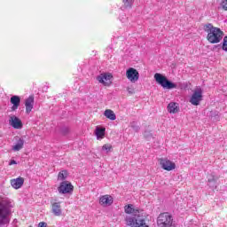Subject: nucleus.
I'll return each instance as SVG.
<instances>
[{
  "mask_svg": "<svg viewBox=\"0 0 227 227\" xmlns=\"http://www.w3.org/2000/svg\"><path fill=\"white\" fill-rule=\"evenodd\" d=\"M38 227H47V223L40 222L39 224H38Z\"/></svg>",
  "mask_w": 227,
  "mask_h": 227,
  "instance_id": "26",
  "label": "nucleus"
},
{
  "mask_svg": "<svg viewBox=\"0 0 227 227\" xmlns=\"http://www.w3.org/2000/svg\"><path fill=\"white\" fill-rule=\"evenodd\" d=\"M113 149V145L111 144H106L102 146V150H106L107 152H111Z\"/></svg>",
  "mask_w": 227,
  "mask_h": 227,
  "instance_id": "23",
  "label": "nucleus"
},
{
  "mask_svg": "<svg viewBox=\"0 0 227 227\" xmlns=\"http://www.w3.org/2000/svg\"><path fill=\"white\" fill-rule=\"evenodd\" d=\"M22 148H24V139L19 138L17 140L16 144H14L12 145V151L13 152H20V150H22Z\"/></svg>",
  "mask_w": 227,
  "mask_h": 227,
  "instance_id": "18",
  "label": "nucleus"
},
{
  "mask_svg": "<svg viewBox=\"0 0 227 227\" xmlns=\"http://www.w3.org/2000/svg\"><path fill=\"white\" fill-rule=\"evenodd\" d=\"M127 226L130 227H149L146 213L139 208H134V205L128 204L124 207Z\"/></svg>",
  "mask_w": 227,
  "mask_h": 227,
  "instance_id": "1",
  "label": "nucleus"
},
{
  "mask_svg": "<svg viewBox=\"0 0 227 227\" xmlns=\"http://www.w3.org/2000/svg\"><path fill=\"white\" fill-rule=\"evenodd\" d=\"M67 176H68V171L62 170L58 175V180H67Z\"/></svg>",
  "mask_w": 227,
  "mask_h": 227,
  "instance_id": "22",
  "label": "nucleus"
},
{
  "mask_svg": "<svg viewBox=\"0 0 227 227\" xmlns=\"http://www.w3.org/2000/svg\"><path fill=\"white\" fill-rule=\"evenodd\" d=\"M51 211L54 215L59 217L61 215V202H51Z\"/></svg>",
  "mask_w": 227,
  "mask_h": 227,
  "instance_id": "14",
  "label": "nucleus"
},
{
  "mask_svg": "<svg viewBox=\"0 0 227 227\" xmlns=\"http://www.w3.org/2000/svg\"><path fill=\"white\" fill-rule=\"evenodd\" d=\"M122 8H132L133 4H134V0H122Z\"/></svg>",
  "mask_w": 227,
  "mask_h": 227,
  "instance_id": "21",
  "label": "nucleus"
},
{
  "mask_svg": "<svg viewBox=\"0 0 227 227\" xmlns=\"http://www.w3.org/2000/svg\"><path fill=\"white\" fill-rule=\"evenodd\" d=\"M11 185L13 189H20L24 185V177H18L11 180Z\"/></svg>",
  "mask_w": 227,
  "mask_h": 227,
  "instance_id": "16",
  "label": "nucleus"
},
{
  "mask_svg": "<svg viewBox=\"0 0 227 227\" xmlns=\"http://www.w3.org/2000/svg\"><path fill=\"white\" fill-rule=\"evenodd\" d=\"M222 8L223 10H224L225 12H227V0H223L222 2Z\"/></svg>",
  "mask_w": 227,
  "mask_h": 227,
  "instance_id": "25",
  "label": "nucleus"
},
{
  "mask_svg": "<svg viewBox=\"0 0 227 227\" xmlns=\"http://www.w3.org/2000/svg\"><path fill=\"white\" fill-rule=\"evenodd\" d=\"M157 224L159 227H171L173 226V216L169 213H161L157 218Z\"/></svg>",
  "mask_w": 227,
  "mask_h": 227,
  "instance_id": "5",
  "label": "nucleus"
},
{
  "mask_svg": "<svg viewBox=\"0 0 227 227\" xmlns=\"http://www.w3.org/2000/svg\"><path fill=\"white\" fill-rule=\"evenodd\" d=\"M203 100V90L201 89H199L193 92L190 98V103L192 106H200V102Z\"/></svg>",
  "mask_w": 227,
  "mask_h": 227,
  "instance_id": "8",
  "label": "nucleus"
},
{
  "mask_svg": "<svg viewBox=\"0 0 227 227\" xmlns=\"http://www.w3.org/2000/svg\"><path fill=\"white\" fill-rule=\"evenodd\" d=\"M204 31L207 34V40L209 43H219L224 36V32L217 27H214L211 23L206 24L204 26Z\"/></svg>",
  "mask_w": 227,
  "mask_h": 227,
  "instance_id": "2",
  "label": "nucleus"
},
{
  "mask_svg": "<svg viewBox=\"0 0 227 227\" xmlns=\"http://www.w3.org/2000/svg\"><path fill=\"white\" fill-rule=\"evenodd\" d=\"M95 134L98 139H104V137L106 136V128H97Z\"/></svg>",
  "mask_w": 227,
  "mask_h": 227,
  "instance_id": "20",
  "label": "nucleus"
},
{
  "mask_svg": "<svg viewBox=\"0 0 227 227\" xmlns=\"http://www.w3.org/2000/svg\"><path fill=\"white\" fill-rule=\"evenodd\" d=\"M9 125L12 127V129H16L17 130H20L22 127H24V124L22 123V121L20 118L15 116V115H11L9 118Z\"/></svg>",
  "mask_w": 227,
  "mask_h": 227,
  "instance_id": "10",
  "label": "nucleus"
},
{
  "mask_svg": "<svg viewBox=\"0 0 227 227\" xmlns=\"http://www.w3.org/2000/svg\"><path fill=\"white\" fill-rule=\"evenodd\" d=\"M13 164H17V161L15 160H12L9 163L10 166H13Z\"/></svg>",
  "mask_w": 227,
  "mask_h": 227,
  "instance_id": "27",
  "label": "nucleus"
},
{
  "mask_svg": "<svg viewBox=\"0 0 227 227\" xmlns=\"http://www.w3.org/2000/svg\"><path fill=\"white\" fill-rule=\"evenodd\" d=\"M97 81L103 86L109 87L113 84V74L103 73L97 76Z\"/></svg>",
  "mask_w": 227,
  "mask_h": 227,
  "instance_id": "6",
  "label": "nucleus"
},
{
  "mask_svg": "<svg viewBox=\"0 0 227 227\" xmlns=\"http://www.w3.org/2000/svg\"><path fill=\"white\" fill-rule=\"evenodd\" d=\"M154 79H155L156 82L158 84H160V86H161V88H163V90H173V89L176 88V83L168 80V77L162 75L160 73H156L154 74Z\"/></svg>",
  "mask_w": 227,
  "mask_h": 227,
  "instance_id": "4",
  "label": "nucleus"
},
{
  "mask_svg": "<svg viewBox=\"0 0 227 227\" xmlns=\"http://www.w3.org/2000/svg\"><path fill=\"white\" fill-rule=\"evenodd\" d=\"M160 164L165 171H173L176 168V164L168 159H160Z\"/></svg>",
  "mask_w": 227,
  "mask_h": 227,
  "instance_id": "11",
  "label": "nucleus"
},
{
  "mask_svg": "<svg viewBox=\"0 0 227 227\" xmlns=\"http://www.w3.org/2000/svg\"><path fill=\"white\" fill-rule=\"evenodd\" d=\"M223 50L227 51V35L223 38Z\"/></svg>",
  "mask_w": 227,
  "mask_h": 227,
  "instance_id": "24",
  "label": "nucleus"
},
{
  "mask_svg": "<svg viewBox=\"0 0 227 227\" xmlns=\"http://www.w3.org/2000/svg\"><path fill=\"white\" fill-rule=\"evenodd\" d=\"M114 199L111 195H103L99 198V205L102 207H111V204L114 203Z\"/></svg>",
  "mask_w": 227,
  "mask_h": 227,
  "instance_id": "13",
  "label": "nucleus"
},
{
  "mask_svg": "<svg viewBox=\"0 0 227 227\" xmlns=\"http://www.w3.org/2000/svg\"><path fill=\"white\" fill-rule=\"evenodd\" d=\"M59 194H70L74 192V185L68 181H63L58 187Z\"/></svg>",
  "mask_w": 227,
  "mask_h": 227,
  "instance_id": "7",
  "label": "nucleus"
},
{
  "mask_svg": "<svg viewBox=\"0 0 227 227\" xmlns=\"http://www.w3.org/2000/svg\"><path fill=\"white\" fill-rule=\"evenodd\" d=\"M106 118L108 120H111L112 121H114L116 120V114L111 109H106L104 113Z\"/></svg>",
  "mask_w": 227,
  "mask_h": 227,
  "instance_id": "19",
  "label": "nucleus"
},
{
  "mask_svg": "<svg viewBox=\"0 0 227 227\" xmlns=\"http://www.w3.org/2000/svg\"><path fill=\"white\" fill-rule=\"evenodd\" d=\"M167 109L170 114H176L180 108L178 107V103L171 102L168 105Z\"/></svg>",
  "mask_w": 227,
  "mask_h": 227,
  "instance_id": "17",
  "label": "nucleus"
},
{
  "mask_svg": "<svg viewBox=\"0 0 227 227\" xmlns=\"http://www.w3.org/2000/svg\"><path fill=\"white\" fill-rule=\"evenodd\" d=\"M25 107L26 114H29L31 111H33V107H35V96L30 95L27 99H25Z\"/></svg>",
  "mask_w": 227,
  "mask_h": 227,
  "instance_id": "12",
  "label": "nucleus"
},
{
  "mask_svg": "<svg viewBox=\"0 0 227 227\" xmlns=\"http://www.w3.org/2000/svg\"><path fill=\"white\" fill-rule=\"evenodd\" d=\"M126 77L130 82H137V81H139V72L134 67H129L126 71Z\"/></svg>",
  "mask_w": 227,
  "mask_h": 227,
  "instance_id": "9",
  "label": "nucleus"
},
{
  "mask_svg": "<svg viewBox=\"0 0 227 227\" xmlns=\"http://www.w3.org/2000/svg\"><path fill=\"white\" fill-rule=\"evenodd\" d=\"M12 215L10 205L0 199V226L8 223V218Z\"/></svg>",
  "mask_w": 227,
  "mask_h": 227,
  "instance_id": "3",
  "label": "nucleus"
},
{
  "mask_svg": "<svg viewBox=\"0 0 227 227\" xmlns=\"http://www.w3.org/2000/svg\"><path fill=\"white\" fill-rule=\"evenodd\" d=\"M11 104H12V106L11 107L12 111H17L20 106V97L12 96L11 98Z\"/></svg>",
  "mask_w": 227,
  "mask_h": 227,
  "instance_id": "15",
  "label": "nucleus"
}]
</instances>
